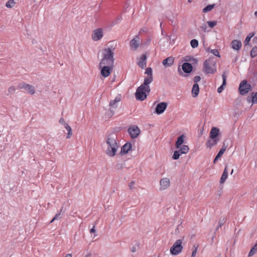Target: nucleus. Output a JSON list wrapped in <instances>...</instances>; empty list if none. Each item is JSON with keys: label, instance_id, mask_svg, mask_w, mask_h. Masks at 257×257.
<instances>
[{"label": "nucleus", "instance_id": "nucleus-54", "mask_svg": "<svg viewBox=\"0 0 257 257\" xmlns=\"http://www.w3.org/2000/svg\"><path fill=\"white\" fill-rule=\"evenodd\" d=\"M121 19V16H119V17H118V18H117V20H118V21H120Z\"/></svg>", "mask_w": 257, "mask_h": 257}, {"label": "nucleus", "instance_id": "nucleus-26", "mask_svg": "<svg viewBox=\"0 0 257 257\" xmlns=\"http://www.w3.org/2000/svg\"><path fill=\"white\" fill-rule=\"evenodd\" d=\"M199 92V87L197 83H195L192 88V95L193 97H196L198 95Z\"/></svg>", "mask_w": 257, "mask_h": 257}, {"label": "nucleus", "instance_id": "nucleus-57", "mask_svg": "<svg viewBox=\"0 0 257 257\" xmlns=\"http://www.w3.org/2000/svg\"><path fill=\"white\" fill-rule=\"evenodd\" d=\"M233 170L232 169V170H231V174H232L233 173Z\"/></svg>", "mask_w": 257, "mask_h": 257}, {"label": "nucleus", "instance_id": "nucleus-51", "mask_svg": "<svg viewBox=\"0 0 257 257\" xmlns=\"http://www.w3.org/2000/svg\"><path fill=\"white\" fill-rule=\"evenodd\" d=\"M196 252H197V249H195V250H194L192 251L191 256H192V257H194V256L196 255Z\"/></svg>", "mask_w": 257, "mask_h": 257}, {"label": "nucleus", "instance_id": "nucleus-48", "mask_svg": "<svg viewBox=\"0 0 257 257\" xmlns=\"http://www.w3.org/2000/svg\"><path fill=\"white\" fill-rule=\"evenodd\" d=\"M59 122L60 123L62 124H64V126H65V123H66L65 122V120H64V119L63 118H61L60 119Z\"/></svg>", "mask_w": 257, "mask_h": 257}, {"label": "nucleus", "instance_id": "nucleus-3", "mask_svg": "<svg viewBox=\"0 0 257 257\" xmlns=\"http://www.w3.org/2000/svg\"><path fill=\"white\" fill-rule=\"evenodd\" d=\"M151 89L149 84L145 85L144 82L137 89L136 92V97L137 99L140 100H145L147 96V94L150 92Z\"/></svg>", "mask_w": 257, "mask_h": 257}, {"label": "nucleus", "instance_id": "nucleus-4", "mask_svg": "<svg viewBox=\"0 0 257 257\" xmlns=\"http://www.w3.org/2000/svg\"><path fill=\"white\" fill-rule=\"evenodd\" d=\"M216 61L213 58L206 60L203 64V71L206 74H214L216 71Z\"/></svg>", "mask_w": 257, "mask_h": 257}, {"label": "nucleus", "instance_id": "nucleus-33", "mask_svg": "<svg viewBox=\"0 0 257 257\" xmlns=\"http://www.w3.org/2000/svg\"><path fill=\"white\" fill-rule=\"evenodd\" d=\"M254 36V34L253 33H249L247 36L246 37L245 41H244V44L245 45H247L248 44L249 42L250 41L251 38Z\"/></svg>", "mask_w": 257, "mask_h": 257}, {"label": "nucleus", "instance_id": "nucleus-35", "mask_svg": "<svg viewBox=\"0 0 257 257\" xmlns=\"http://www.w3.org/2000/svg\"><path fill=\"white\" fill-rule=\"evenodd\" d=\"M62 215H61V210L58 213H57L55 216L54 217V218L52 219V220L50 221V223L53 222L55 220H59L61 218Z\"/></svg>", "mask_w": 257, "mask_h": 257}, {"label": "nucleus", "instance_id": "nucleus-38", "mask_svg": "<svg viewBox=\"0 0 257 257\" xmlns=\"http://www.w3.org/2000/svg\"><path fill=\"white\" fill-rule=\"evenodd\" d=\"M207 24L210 28H212L216 25L217 22L216 21H208Z\"/></svg>", "mask_w": 257, "mask_h": 257}, {"label": "nucleus", "instance_id": "nucleus-43", "mask_svg": "<svg viewBox=\"0 0 257 257\" xmlns=\"http://www.w3.org/2000/svg\"><path fill=\"white\" fill-rule=\"evenodd\" d=\"M65 128L66 129L68 132L72 131L71 127L68 125V123H65Z\"/></svg>", "mask_w": 257, "mask_h": 257}, {"label": "nucleus", "instance_id": "nucleus-40", "mask_svg": "<svg viewBox=\"0 0 257 257\" xmlns=\"http://www.w3.org/2000/svg\"><path fill=\"white\" fill-rule=\"evenodd\" d=\"M16 90V88L15 86H11L8 88V92L9 94L14 93Z\"/></svg>", "mask_w": 257, "mask_h": 257}, {"label": "nucleus", "instance_id": "nucleus-18", "mask_svg": "<svg viewBox=\"0 0 257 257\" xmlns=\"http://www.w3.org/2000/svg\"><path fill=\"white\" fill-rule=\"evenodd\" d=\"M242 44L238 40H234L231 42V47L234 50L238 51L241 48Z\"/></svg>", "mask_w": 257, "mask_h": 257}, {"label": "nucleus", "instance_id": "nucleus-29", "mask_svg": "<svg viewBox=\"0 0 257 257\" xmlns=\"http://www.w3.org/2000/svg\"><path fill=\"white\" fill-rule=\"evenodd\" d=\"M179 150L180 151V153L182 154H186L188 153L189 148L187 145H182L179 148Z\"/></svg>", "mask_w": 257, "mask_h": 257}, {"label": "nucleus", "instance_id": "nucleus-9", "mask_svg": "<svg viewBox=\"0 0 257 257\" xmlns=\"http://www.w3.org/2000/svg\"><path fill=\"white\" fill-rule=\"evenodd\" d=\"M127 132L132 139L137 138L141 133L140 130L138 126L136 125L131 126L128 128Z\"/></svg>", "mask_w": 257, "mask_h": 257}, {"label": "nucleus", "instance_id": "nucleus-30", "mask_svg": "<svg viewBox=\"0 0 257 257\" xmlns=\"http://www.w3.org/2000/svg\"><path fill=\"white\" fill-rule=\"evenodd\" d=\"M215 6V4L209 5L207 6L202 10L203 13H206L211 11L214 8Z\"/></svg>", "mask_w": 257, "mask_h": 257}, {"label": "nucleus", "instance_id": "nucleus-20", "mask_svg": "<svg viewBox=\"0 0 257 257\" xmlns=\"http://www.w3.org/2000/svg\"><path fill=\"white\" fill-rule=\"evenodd\" d=\"M174 61V58L173 57H169L163 61L162 64L165 67H168L173 65Z\"/></svg>", "mask_w": 257, "mask_h": 257}, {"label": "nucleus", "instance_id": "nucleus-12", "mask_svg": "<svg viewBox=\"0 0 257 257\" xmlns=\"http://www.w3.org/2000/svg\"><path fill=\"white\" fill-rule=\"evenodd\" d=\"M103 36V30L102 29H97L94 30L92 34V39L94 41H97L100 40Z\"/></svg>", "mask_w": 257, "mask_h": 257}, {"label": "nucleus", "instance_id": "nucleus-8", "mask_svg": "<svg viewBox=\"0 0 257 257\" xmlns=\"http://www.w3.org/2000/svg\"><path fill=\"white\" fill-rule=\"evenodd\" d=\"M99 67L101 68V74L103 77H107L110 75L113 66L105 64L100 65L99 63Z\"/></svg>", "mask_w": 257, "mask_h": 257}, {"label": "nucleus", "instance_id": "nucleus-15", "mask_svg": "<svg viewBox=\"0 0 257 257\" xmlns=\"http://www.w3.org/2000/svg\"><path fill=\"white\" fill-rule=\"evenodd\" d=\"M147 59V56L146 54H143L138 58L137 64L140 68L144 69L146 67Z\"/></svg>", "mask_w": 257, "mask_h": 257}, {"label": "nucleus", "instance_id": "nucleus-19", "mask_svg": "<svg viewBox=\"0 0 257 257\" xmlns=\"http://www.w3.org/2000/svg\"><path fill=\"white\" fill-rule=\"evenodd\" d=\"M219 142L218 139H211L209 137L206 144V148L211 149L213 147L216 146Z\"/></svg>", "mask_w": 257, "mask_h": 257}, {"label": "nucleus", "instance_id": "nucleus-58", "mask_svg": "<svg viewBox=\"0 0 257 257\" xmlns=\"http://www.w3.org/2000/svg\"><path fill=\"white\" fill-rule=\"evenodd\" d=\"M217 257H220V256H217Z\"/></svg>", "mask_w": 257, "mask_h": 257}, {"label": "nucleus", "instance_id": "nucleus-36", "mask_svg": "<svg viewBox=\"0 0 257 257\" xmlns=\"http://www.w3.org/2000/svg\"><path fill=\"white\" fill-rule=\"evenodd\" d=\"M15 3L14 0H9L6 5V6L8 8H12L14 7Z\"/></svg>", "mask_w": 257, "mask_h": 257}, {"label": "nucleus", "instance_id": "nucleus-7", "mask_svg": "<svg viewBox=\"0 0 257 257\" xmlns=\"http://www.w3.org/2000/svg\"><path fill=\"white\" fill-rule=\"evenodd\" d=\"M171 185V181L168 177H163L159 181V190L163 191L168 189Z\"/></svg>", "mask_w": 257, "mask_h": 257}, {"label": "nucleus", "instance_id": "nucleus-39", "mask_svg": "<svg viewBox=\"0 0 257 257\" xmlns=\"http://www.w3.org/2000/svg\"><path fill=\"white\" fill-rule=\"evenodd\" d=\"M211 53L213 54L214 55L220 57V55L219 51L217 49H212L211 50Z\"/></svg>", "mask_w": 257, "mask_h": 257}, {"label": "nucleus", "instance_id": "nucleus-45", "mask_svg": "<svg viewBox=\"0 0 257 257\" xmlns=\"http://www.w3.org/2000/svg\"><path fill=\"white\" fill-rule=\"evenodd\" d=\"M181 227H182V226L180 225H178V226L177 227V228L175 229V233H178L179 232V230L181 228Z\"/></svg>", "mask_w": 257, "mask_h": 257}, {"label": "nucleus", "instance_id": "nucleus-27", "mask_svg": "<svg viewBox=\"0 0 257 257\" xmlns=\"http://www.w3.org/2000/svg\"><path fill=\"white\" fill-rule=\"evenodd\" d=\"M226 149V147L223 146L220 150L219 152H218V153L217 154V155H216V156L215 157V158L214 159V161H213L214 163H215L218 161L219 158H220L222 156V155L224 154V152L225 151Z\"/></svg>", "mask_w": 257, "mask_h": 257}, {"label": "nucleus", "instance_id": "nucleus-32", "mask_svg": "<svg viewBox=\"0 0 257 257\" xmlns=\"http://www.w3.org/2000/svg\"><path fill=\"white\" fill-rule=\"evenodd\" d=\"M257 252V244H256L250 250L248 253V256L253 255Z\"/></svg>", "mask_w": 257, "mask_h": 257}, {"label": "nucleus", "instance_id": "nucleus-28", "mask_svg": "<svg viewBox=\"0 0 257 257\" xmlns=\"http://www.w3.org/2000/svg\"><path fill=\"white\" fill-rule=\"evenodd\" d=\"M228 177V171L226 167L224 169V171L221 175L220 179V183L221 184L224 183Z\"/></svg>", "mask_w": 257, "mask_h": 257}, {"label": "nucleus", "instance_id": "nucleus-25", "mask_svg": "<svg viewBox=\"0 0 257 257\" xmlns=\"http://www.w3.org/2000/svg\"><path fill=\"white\" fill-rule=\"evenodd\" d=\"M222 77L223 79V82L222 85L220 86H219L217 89V92L218 93H221L223 90L224 87L226 85L227 76L225 73L222 74Z\"/></svg>", "mask_w": 257, "mask_h": 257}, {"label": "nucleus", "instance_id": "nucleus-6", "mask_svg": "<svg viewBox=\"0 0 257 257\" xmlns=\"http://www.w3.org/2000/svg\"><path fill=\"white\" fill-rule=\"evenodd\" d=\"M239 92L241 95H244L251 89V85L245 80H242L239 86Z\"/></svg>", "mask_w": 257, "mask_h": 257}, {"label": "nucleus", "instance_id": "nucleus-55", "mask_svg": "<svg viewBox=\"0 0 257 257\" xmlns=\"http://www.w3.org/2000/svg\"><path fill=\"white\" fill-rule=\"evenodd\" d=\"M254 16H255V17H256V18H257V11L255 12V13H254Z\"/></svg>", "mask_w": 257, "mask_h": 257}, {"label": "nucleus", "instance_id": "nucleus-31", "mask_svg": "<svg viewBox=\"0 0 257 257\" xmlns=\"http://www.w3.org/2000/svg\"><path fill=\"white\" fill-rule=\"evenodd\" d=\"M182 154L179 150L175 151L172 156V159L175 160H178Z\"/></svg>", "mask_w": 257, "mask_h": 257}, {"label": "nucleus", "instance_id": "nucleus-34", "mask_svg": "<svg viewBox=\"0 0 257 257\" xmlns=\"http://www.w3.org/2000/svg\"><path fill=\"white\" fill-rule=\"evenodd\" d=\"M250 56L252 58H254L257 56V47H253L250 51Z\"/></svg>", "mask_w": 257, "mask_h": 257}, {"label": "nucleus", "instance_id": "nucleus-41", "mask_svg": "<svg viewBox=\"0 0 257 257\" xmlns=\"http://www.w3.org/2000/svg\"><path fill=\"white\" fill-rule=\"evenodd\" d=\"M201 80V77L199 76H196L194 77V82L195 83H197V82H198L199 81H200Z\"/></svg>", "mask_w": 257, "mask_h": 257}, {"label": "nucleus", "instance_id": "nucleus-46", "mask_svg": "<svg viewBox=\"0 0 257 257\" xmlns=\"http://www.w3.org/2000/svg\"><path fill=\"white\" fill-rule=\"evenodd\" d=\"M72 131L69 132H68V133H67V135L66 138H67V139H69V138H71V137L72 136Z\"/></svg>", "mask_w": 257, "mask_h": 257}, {"label": "nucleus", "instance_id": "nucleus-2", "mask_svg": "<svg viewBox=\"0 0 257 257\" xmlns=\"http://www.w3.org/2000/svg\"><path fill=\"white\" fill-rule=\"evenodd\" d=\"M116 47V43L114 42L109 43L102 52V58L100 62V65L113 66L114 63V52Z\"/></svg>", "mask_w": 257, "mask_h": 257}, {"label": "nucleus", "instance_id": "nucleus-53", "mask_svg": "<svg viewBox=\"0 0 257 257\" xmlns=\"http://www.w3.org/2000/svg\"><path fill=\"white\" fill-rule=\"evenodd\" d=\"M65 257H72L71 254L68 253L67 254Z\"/></svg>", "mask_w": 257, "mask_h": 257}, {"label": "nucleus", "instance_id": "nucleus-37", "mask_svg": "<svg viewBox=\"0 0 257 257\" xmlns=\"http://www.w3.org/2000/svg\"><path fill=\"white\" fill-rule=\"evenodd\" d=\"M190 45L193 48H195L198 46V41L196 39H193L190 42Z\"/></svg>", "mask_w": 257, "mask_h": 257}, {"label": "nucleus", "instance_id": "nucleus-42", "mask_svg": "<svg viewBox=\"0 0 257 257\" xmlns=\"http://www.w3.org/2000/svg\"><path fill=\"white\" fill-rule=\"evenodd\" d=\"M206 28H207V27H206V25L205 24H203L200 27V29L203 31V32H206Z\"/></svg>", "mask_w": 257, "mask_h": 257}, {"label": "nucleus", "instance_id": "nucleus-10", "mask_svg": "<svg viewBox=\"0 0 257 257\" xmlns=\"http://www.w3.org/2000/svg\"><path fill=\"white\" fill-rule=\"evenodd\" d=\"M18 88L19 89H24L27 92L32 95L35 92L34 86L25 83H22L19 84Z\"/></svg>", "mask_w": 257, "mask_h": 257}, {"label": "nucleus", "instance_id": "nucleus-16", "mask_svg": "<svg viewBox=\"0 0 257 257\" xmlns=\"http://www.w3.org/2000/svg\"><path fill=\"white\" fill-rule=\"evenodd\" d=\"M140 44V38L138 36L133 39L130 42V46L134 50H136Z\"/></svg>", "mask_w": 257, "mask_h": 257}, {"label": "nucleus", "instance_id": "nucleus-23", "mask_svg": "<svg viewBox=\"0 0 257 257\" xmlns=\"http://www.w3.org/2000/svg\"><path fill=\"white\" fill-rule=\"evenodd\" d=\"M121 96H117L114 99L111 100L109 102V106L113 108H116L118 105V103L120 101Z\"/></svg>", "mask_w": 257, "mask_h": 257}, {"label": "nucleus", "instance_id": "nucleus-56", "mask_svg": "<svg viewBox=\"0 0 257 257\" xmlns=\"http://www.w3.org/2000/svg\"><path fill=\"white\" fill-rule=\"evenodd\" d=\"M193 1V0H188V3H191Z\"/></svg>", "mask_w": 257, "mask_h": 257}, {"label": "nucleus", "instance_id": "nucleus-5", "mask_svg": "<svg viewBox=\"0 0 257 257\" xmlns=\"http://www.w3.org/2000/svg\"><path fill=\"white\" fill-rule=\"evenodd\" d=\"M182 240L178 239L173 244L170 248V253L174 255L179 254L182 250L183 246L182 245Z\"/></svg>", "mask_w": 257, "mask_h": 257}, {"label": "nucleus", "instance_id": "nucleus-52", "mask_svg": "<svg viewBox=\"0 0 257 257\" xmlns=\"http://www.w3.org/2000/svg\"><path fill=\"white\" fill-rule=\"evenodd\" d=\"M137 250V248L136 247H133L132 248H131V251L132 252H136Z\"/></svg>", "mask_w": 257, "mask_h": 257}, {"label": "nucleus", "instance_id": "nucleus-47", "mask_svg": "<svg viewBox=\"0 0 257 257\" xmlns=\"http://www.w3.org/2000/svg\"><path fill=\"white\" fill-rule=\"evenodd\" d=\"M134 184H135V182H131L129 184V188H130V189H133Z\"/></svg>", "mask_w": 257, "mask_h": 257}, {"label": "nucleus", "instance_id": "nucleus-14", "mask_svg": "<svg viewBox=\"0 0 257 257\" xmlns=\"http://www.w3.org/2000/svg\"><path fill=\"white\" fill-rule=\"evenodd\" d=\"M168 104L165 102H162L158 103L155 108V113L157 114H161L163 113L166 110Z\"/></svg>", "mask_w": 257, "mask_h": 257}, {"label": "nucleus", "instance_id": "nucleus-17", "mask_svg": "<svg viewBox=\"0 0 257 257\" xmlns=\"http://www.w3.org/2000/svg\"><path fill=\"white\" fill-rule=\"evenodd\" d=\"M132 149V145L130 143H126L121 148L120 154L121 155H125L128 153Z\"/></svg>", "mask_w": 257, "mask_h": 257}, {"label": "nucleus", "instance_id": "nucleus-24", "mask_svg": "<svg viewBox=\"0 0 257 257\" xmlns=\"http://www.w3.org/2000/svg\"><path fill=\"white\" fill-rule=\"evenodd\" d=\"M248 102H251L252 105L257 103V92L255 93H252L251 96H248L247 98Z\"/></svg>", "mask_w": 257, "mask_h": 257}, {"label": "nucleus", "instance_id": "nucleus-44", "mask_svg": "<svg viewBox=\"0 0 257 257\" xmlns=\"http://www.w3.org/2000/svg\"><path fill=\"white\" fill-rule=\"evenodd\" d=\"M224 222H225L224 218H223L221 220H220L218 223V225L217 226V228H218L219 227H220L224 224Z\"/></svg>", "mask_w": 257, "mask_h": 257}, {"label": "nucleus", "instance_id": "nucleus-13", "mask_svg": "<svg viewBox=\"0 0 257 257\" xmlns=\"http://www.w3.org/2000/svg\"><path fill=\"white\" fill-rule=\"evenodd\" d=\"M209 137L211 139H218L220 141L221 138L220 130L218 127H213L210 130Z\"/></svg>", "mask_w": 257, "mask_h": 257}, {"label": "nucleus", "instance_id": "nucleus-1", "mask_svg": "<svg viewBox=\"0 0 257 257\" xmlns=\"http://www.w3.org/2000/svg\"><path fill=\"white\" fill-rule=\"evenodd\" d=\"M105 142L107 146L105 150L106 155L109 157H113L120 147L117 135L114 133L109 134L107 136Z\"/></svg>", "mask_w": 257, "mask_h": 257}, {"label": "nucleus", "instance_id": "nucleus-11", "mask_svg": "<svg viewBox=\"0 0 257 257\" xmlns=\"http://www.w3.org/2000/svg\"><path fill=\"white\" fill-rule=\"evenodd\" d=\"M145 74L147 75V76L144 78V82L145 85L151 84L153 80V71L151 68H147L145 71Z\"/></svg>", "mask_w": 257, "mask_h": 257}, {"label": "nucleus", "instance_id": "nucleus-49", "mask_svg": "<svg viewBox=\"0 0 257 257\" xmlns=\"http://www.w3.org/2000/svg\"><path fill=\"white\" fill-rule=\"evenodd\" d=\"M83 257H92V253L91 252H87L84 256Z\"/></svg>", "mask_w": 257, "mask_h": 257}, {"label": "nucleus", "instance_id": "nucleus-50", "mask_svg": "<svg viewBox=\"0 0 257 257\" xmlns=\"http://www.w3.org/2000/svg\"><path fill=\"white\" fill-rule=\"evenodd\" d=\"M90 233H95V225L93 226V227L90 229Z\"/></svg>", "mask_w": 257, "mask_h": 257}, {"label": "nucleus", "instance_id": "nucleus-21", "mask_svg": "<svg viewBox=\"0 0 257 257\" xmlns=\"http://www.w3.org/2000/svg\"><path fill=\"white\" fill-rule=\"evenodd\" d=\"M186 137L184 134L180 136L178 138L175 143V148L179 149L181 146H182Z\"/></svg>", "mask_w": 257, "mask_h": 257}, {"label": "nucleus", "instance_id": "nucleus-22", "mask_svg": "<svg viewBox=\"0 0 257 257\" xmlns=\"http://www.w3.org/2000/svg\"><path fill=\"white\" fill-rule=\"evenodd\" d=\"M182 70L185 73H190L192 70V66L189 63H184L182 65Z\"/></svg>", "mask_w": 257, "mask_h": 257}]
</instances>
